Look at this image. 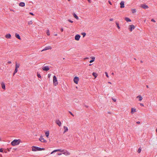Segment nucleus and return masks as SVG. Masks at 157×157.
Wrapping results in <instances>:
<instances>
[{"mask_svg": "<svg viewBox=\"0 0 157 157\" xmlns=\"http://www.w3.org/2000/svg\"><path fill=\"white\" fill-rule=\"evenodd\" d=\"M132 13H134L136 12V9H133L132 11Z\"/></svg>", "mask_w": 157, "mask_h": 157, "instance_id": "nucleus-35", "label": "nucleus"}, {"mask_svg": "<svg viewBox=\"0 0 157 157\" xmlns=\"http://www.w3.org/2000/svg\"><path fill=\"white\" fill-rule=\"evenodd\" d=\"M111 74L112 75H114V74L113 72Z\"/></svg>", "mask_w": 157, "mask_h": 157, "instance_id": "nucleus-54", "label": "nucleus"}, {"mask_svg": "<svg viewBox=\"0 0 157 157\" xmlns=\"http://www.w3.org/2000/svg\"><path fill=\"white\" fill-rule=\"evenodd\" d=\"M42 69L44 71H47L49 69L48 66H44L42 68Z\"/></svg>", "mask_w": 157, "mask_h": 157, "instance_id": "nucleus-9", "label": "nucleus"}, {"mask_svg": "<svg viewBox=\"0 0 157 157\" xmlns=\"http://www.w3.org/2000/svg\"><path fill=\"white\" fill-rule=\"evenodd\" d=\"M80 37V36L79 34L76 35L75 37V39L76 40H78Z\"/></svg>", "mask_w": 157, "mask_h": 157, "instance_id": "nucleus-11", "label": "nucleus"}, {"mask_svg": "<svg viewBox=\"0 0 157 157\" xmlns=\"http://www.w3.org/2000/svg\"><path fill=\"white\" fill-rule=\"evenodd\" d=\"M60 151V152H63V150H61V149H56V150H54L53 151H52L51 153V154H53V153L55 152H56V151Z\"/></svg>", "mask_w": 157, "mask_h": 157, "instance_id": "nucleus-7", "label": "nucleus"}, {"mask_svg": "<svg viewBox=\"0 0 157 157\" xmlns=\"http://www.w3.org/2000/svg\"><path fill=\"white\" fill-rule=\"evenodd\" d=\"M16 65H15V68H18L20 66V64L19 63H18L17 62H16Z\"/></svg>", "mask_w": 157, "mask_h": 157, "instance_id": "nucleus-19", "label": "nucleus"}, {"mask_svg": "<svg viewBox=\"0 0 157 157\" xmlns=\"http://www.w3.org/2000/svg\"><path fill=\"white\" fill-rule=\"evenodd\" d=\"M88 58H85V59H88Z\"/></svg>", "mask_w": 157, "mask_h": 157, "instance_id": "nucleus-59", "label": "nucleus"}, {"mask_svg": "<svg viewBox=\"0 0 157 157\" xmlns=\"http://www.w3.org/2000/svg\"><path fill=\"white\" fill-rule=\"evenodd\" d=\"M151 21H152V22H155V20L153 19H151Z\"/></svg>", "mask_w": 157, "mask_h": 157, "instance_id": "nucleus-39", "label": "nucleus"}, {"mask_svg": "<svg viewBox=\"0 0 157 157\" xmlns=\"http://www.w3.org/2000/svg\"><path fill=\"white\" fill-rule=\"evenodd\" d=\"M61 32H63V28H62L61 29Z\"/></svg>", "mask_w": 157, "mask_h": 157, "instance_id": "nucleus-46", "label": "nucleus"}, {"mask_svg": "<svg viewBox=\"0 0 157 157\" xmlns=\"http://www.w3.org/2000/svg\"><path fill=\"white\" fill-rule=\"evenodd\" d=\"M116 24L118 29H120V27L119 24L117 22H116Z\"/></svg>", "mask_w": 157, "mask_h": 157, "instance_id": "nucleus-29", "label": "nucleus"}, {"mask_svg": "<svg viewBox=\"0 0 157 157\" xmlns=\"http://www.w3.org/2000/svg\"><path fill=\"white\" fill-rule=\"evenodd\" d=\"M57 34H55V36H57Z\"/></svg>", "mask_w": 157, "mask_h": 157, "instance_id": "nucleus-63", "label": "nucleus"}, {"mask_svg": "<svg viewBox=\"0 0 157 157\" xmlns=\"http://www.w3.org/2000/svg\"><path fill=\"white\" fill-rule=\"evenodd\" d=\"M8 64H10L11 63V61H9L8 62Z\"/></svg>", "mask_w": 157, "mask_h": 157, "instance_id": "nucleus-44", "label": "nucleus"}, {"mask_svg": "<svg viewBox=\"0 0 157 157\" xmlns=\"http://www.w3.org/2000/svg\"><path fill=\"white\" fill-rule=\"evenodd\" d=\"M112 99L114 102H115L116 101V100L114 98H112Z\"/></svg>", "mask_w": 157, "mask_h": 157, "instance_id": "nucleus-41", "label": "nucleus"}, {"mask_svg": "<svg viewBox=\"0 0 157 157\" xmlns=\"http://www.w3.org/2000/svg\"><path fill=\"white\" fill-rule=\"evenodd\" d=\"M5 153H6V152H7V151H5Z\"/></svg>", "mask_w": 157, "mask_h": 157, "instance_id": "nucleus-62", "label": "nucleus"}, {"mask_svg": "<svg viewBox=\"0 0 157 157\" xmlns=\"http://www.w3.org/2000/svg\"><path fill=\"white\" fill-rule=\"evenodd\" d=\"M46 33L48 36H49L50 35L49 31V30H48Z\"/></svg>", "mask_w": 157, "mask_h": 157, "instance_id": "nucleus-33", "label": "nucleus"}, {"mask_svg": "<svg viewBox=\"0 0 157 157\" xmlns=\"http://www.w3.org/2000/svg\"><path fill=\"white\" fill-rule=\"evenodd\" d=\"M105 75H106V76L108 78L109 77V76H108V73L107 72H105Z\"/></svg>", "mask_w": 157, "mask_h": 157, "instance_id": "nucleus-36", "label": "nucleus"}, {"mask_svg": "<svg viewBox=\"0 0 157 157\" xmlns=\"http://www.w3.org/2000/svg\"><path fill=\"white\" fill-rule=\"evenodd\" d=\"M140 62L141 63H143V61H142V60H141L140 61Z\"/></svg>", "mask_w": 157, "mask_h": 157, "instance_id": "nucleus-56", "label": "nucleus"}, {"mask_svg": "<svg viewBox=\"0 0 157 157\" xmlns=\"http://www.w3.org/2000/svg\"><path fill=\"white\" fill-rule=\"evenodd\" d=\"M21 142V140L20 139L14 140L11 142V144L12 145L14 146L19 144Z\"/></svg>", "mask_w": 157, "mask_h": 157, "instance_id": "nucleus-2", "label": "nucleus"}, {"mask_svg": "<svg viewBox=\"0 0 157 157\" xmlns=\"http://www.w3.org/2000/svg\"><path fill=\"white\" fill-rule=\"evenodd\" d=\"M141 148L140 147L138 149L137 152L139 153H140L141 152Z\"/></svg>", "mask_w": 157, "mask_h": 157, "instance_id": "nucleus-30", "label": "nucleus"}, {"mask_svg": "<svg viewBox=\"0 0 157 157\" xmlns=\"http://www.w3.org/2000/svg\"><path fill=\"white\" fill-rule=\"evenodd\" d=\"M141 7L142 8L145 9H148V6L147 5L145 4H141Z\"/></svg>", "mask_w": 157, "mask_h": 157, "instance_id": "nucleus-8", "label": "nucleus"}, {"mask_svg": "<svg viewBox=\"0 0 157 157\" xmlns=\"http://www.w3.org/2000/svg\"><path fill=\"white\" fill-rule=\"evenodd\" d=\"M63 154H64V155H69L70 154V153L69 152H68L66 150L65 151L63 150V152H62Z\"/></svg>", "mask_w": 157, "mask_h": 157, "instance_id": "nucleus-14", "label": "nucleus"}, {"mask_svg": "<svg viewBox=\"0 0 157 157\" xmlns=\"http://www.w3.org/2000/svg\"><path fill=\"white\" fill-rule=\"evenodd\" d=\"M44 148H41L36 146H33L32 147V150L33 151L44 150Z\"/></svg>", "mask_w": 157, "mask_h": 157, "instance_id": "nucleus-1", "label": "nucleus"}, {"mask_svg": "<svg viewBox=\"0 0 157 157\" xmlns=\"http://www.w3.org/2000/svg\"><path fill=\"white\" fill-rule=\"evenodd\" d=\"M49 131H47L45 132V134L46 136L47 137H48V136L49 135Z\"/></svg>", "mask_w": 157, "mask_h": 157, "instance_id": "nucleus-24", "label": "nucleus"}, {"mask_svg": "<svg viewBox=\"0 0 157 157\" xmlns=\"http://www.w3.org/2000/svg\"><path fill=\"white\" fill-rule=\"evenodd\" d=\"M56 123L59 126H60L61 124V123L59 120H57L56 121Z\"/></svg>", "mask_w": 157, "mask_h": 157, "instance_id": "nucleus-12", "label": "nucleus"}, {"mask_svg": "<svg viewBox=\"0 0 157 157\" xmlns=\"http://www.w3.org/2000/svg\"><path fill=\"white\" fill-rule=\"evenodd\" d=\"M156 132L157 133V128L156 129Z\"/></svg>", "mask_w": 157, "mask_h": 157, "instance_id": "nucleus-60", "label": "nucleus"}, {"mask_svg": "<svg viewBox=\"0 0 157 157\" xmlns=\"http://www.w3.org/2000/svg\"><path fill=\"white\" fill-rule=\"evenodd\" d=\"M89 3H90L91 2L90 0H87Z\"/></svg>", "mask_w": 157, "mask_h": 157, "instance_id": "nucleus-51", "label": "nucleus"}, {"mask_svg": "<svg viewBox=\"0 0 157 157\" xmlns=\"http://www.w3.org/2000/svg\"><path fill=\"white\" fill-rule=\"evenodd\" d=\"M1 85L2 86V88L3 89L5 90V84L3 82H2L1 84Z\"/></svg>", "mask_w": 157, "mask_h": 157, "instance_id": "nucleus-18", "label": "nucleus"}, {"mask_svg": "<svg viewBox=\"0 0 157 157\" xmlns=\"http://www.w3.org/2000/svg\"><path fill=\"white\" fill-rule=\"evenodd\" d=\"M82 34L83 35V37L85 36L86 35V33H82Z\"/></svg>", "mask_w": 157, "mask_h": 157, "instance_id": "nucleus-34", "label": "nucleus"}, {"mask_svg": "<svg viewBox=\"0 0 157 157\" xmlns=\"http://www.w3.org/2000/svg\"><path fill=\"white\" fill-rule=\"evenodd\" d=\"M109 20L110 21H112L113 20V18H110L109 19Z\"/></svg>", "mask_w": 157, "mask_h": 157, "instance_id": "nucleus-43", "label": "nucleus"}, {"mask_svg": "<svg viewBox=\"0 0 157 157\" xmlns=\"http://www.w3.org/2000/svg\"><path fill=\"white\" fill-rule=\"evenodd\" d=\"M39 140L41 142L44 143H45L47 142L46 140H44V138H43V136H40V138L39 139Z\"/></svg>", "mask_w": 157, "mask_h": 157, "instance_id": "nucleus-4", "label": "nucleus"}, {"mask_svg": "<svg viewBox=\"0 0 157 157\" xmlns=\"http://www.w3.org/2000/svg\"><path fill=\"white\" fill-rule=\"evenodd\" d=\"M61 155V153H58V154H57V155Z\"/></svg>", "mask_w": 157, "mask_h": 157, "instance_id": "nucleus-49", "label": "nucleus"}, {"mask_svg": "<svg viewBox=\"0 0 157 157\" xmlns=\"http://www.w3.org/2000/svg\"><path fill=\"white\" fill-rule=\"evenodd\" d=\"M134 59L135 60H136V58H134Z\"/></svg>", "mask_w": 157, "mask_h": 157, "instance_id": "nucleus-64", "label": "nucleus"}, {"mask_svg": "<svg viewBox=\"0 0 157 157\" xmlns=\"http://www.w3.org/2000/svg\"><path fill=\"white\" fill-rule=\"evenodd\" d=\"M108 83H109V84H111V82H109Z\"/></svg>", "mask_w": 157, "mask_h": 157, "instance_id": "nucleus-58", "label": "nucleus"}, {"mask_svg": "<svg viewBox=\"0 0 157 157\" xmlns=\"http://www.w3.org/2000/svg\"><path fill=\"white\" fill-rule=\"evenodd\" d=\"M63 128L64 129V131L63 132V133H64L65 132H67L68 130V129L67 127L64 126L63 127Z\"/></svg>", "mask_w": 157, "mask_h": 157, "instance_id": "nucleus-17", "label": "nucleus"}, {"mask_svg": "<svg viewBox=\"0 0 157 157\" xmlns=\"http://www.w3.org/2000/svg\"><path fill=\"white\" fill-rule=\"evenodd\" d=\"M53 82L55 86H56L58 84L57 78L55 75L53 77Z\"/></svg>", "mask_w": 157, "mask_h": 157, "instance_id": "nucleus-3", "label": "nucleus"}, {"mask_svg": "<svg viewBox=\"0 0 157 157\" xmlns=\"http://www.w3.org/2000/svg\"><path fill=\"white\" fill-rule=\"evenodd\" d=\"M17 68H15V70L14 71V72L13 73V75H14L17 72L18 70Z\"/></svg>", "mask_w": 157, "mask_h": 157, "instance_id": "nucleus-26", "label": "nucleus"}, {"mask_svg": "<svg viewBox=\"0 0 157 157\" xmlns=\"http://www.w3.org/2000/svg\"><path fill=\"white\" fill-rule=\"evenodd\" d=\"M8 151H10V149H8Z\"/></svg>", "mask_w": 157, "mask_h": 157, "instance_id": "nucleus-57", "label": "nucleus"}, {"mask_svg": "<svg viewBox=\"0 0 157 157\" xmlns=\"http://www.w3.org/2000/svg\"><path fill=\"white\" fill-rule=\"evenodd\" d=\"M73 15L74 17L75 18H76V19L78 20V16L75 13H74L73 14Z\"/></svg>", "mask_w": 157, "mask_h": 157, "instance_id": "nucleus-22", "label": "nucleus"}, {"mask_svg": "<svg viewBox=\"0 0 157 157\" xmlns=\"http://www.w3.org/2000/svg\"><path fill=\"white\" fill-rule=\"evenodd\" d=\"M136 112V109L135 108H132L131 109V113L132 114H133L134 113Z\"/></svg>", "mask_w": 157, "mask_h": 157, "instance_id": "nucleus-15", "label": "nucleus"}, {"mask_svg": "<svg viewBox=\"0 0 157 157\" xmlns=\"http://www.w3.org/2000/svg\"><path fill=\"white\" fill-rule=\"evenodd\" d=\"M140 104L142 106H144V104L142 103H140Z\"/></svg>", "mask_w": 157, "mask_h": 157, "instance_id": "nucleus-48", "label": "nucleus"}, {"mask_svg": "<svg viewBox=\"0 0 157 157\" xmlns=\"http://www.w3.org/2000/svg\"><path fill=\"white\" fill-rule=\"evenodd\" d=\"M69 113L72 116H74V115L73 114V113L69 111Z\"/></svg>", "mask_w": 157, "mask_h": 157, "instance_id": "nucleus-40", "label": "nucleus"}, {"mask_svg": "<svg viewBox=\"0 0 157 157\" xmlns=\"http://www.w3.org/2000/svg\"><path fill=\"white\" fill-rule=\"evenodd\" d=\"M95 60V58L94 57H92V60H90V63H92V62H93Z\"/></svg>", "mask_w": 157, "mask_h": 157, "instance_id": "nucleus-28", "label": "nucleus"}, {"mask_svg": "<svg viewBox=\"0 0 157 157\" xmlns=\"http://www.w3.org/2000/svg\"><path fill=\"white\" fill-rule=\"evenodd\" d=\"M140 122L139 121H138L136 122V123L138 124H140Z\"/></svg>", "mask_w": 157, "mask_h": 157, "instance_id": "nucleus-50", "label": "nucleus"}, {"mask_svg": "<svg viewBox=\"0 0 157 157\" xmlns=\"http://www.w3.org/2000/svg\"><path fill=\"white\" fill-rule=\"evenodd\" d=\"M3 151V149L2 148H0V152H2Z\"/></svg>", "mask_w": 157, "mask_h": 157, "instance_id": "nucleus-38", "label": "nucleus"}, {"mask_svg": "<svg viewBox=\"0 0 157 157\" xmlns=\"http://www.w3.org/2000/svg\"><path fill=\"white\" fill-rule=\"evenodd\" d=\"M146 87L147 88H149L148 86V85H146Z\"/></svg>", "mask_w": 157, "mask_h": 157, "instance_id": "nucleus-53", "label": "nucleus"}, {"mask_svg": "<svg viewBox=\"0 0 157 157\" xmlns=\"http://www.w3.org/2000/svg\"><path fill=\"white\" fill-rule=\"evenodd\" d=\"M52 47L50 46L46 47L43 50V51L46 50L48 49H51Z\"/></svg>", "mask_w": 157, "mask_h": 157, "instance_id": "nucleus-13", "label": "nucleus"}, {"mask_svg": "<svg viewBox=\"0 0 157 157\" xmlns=\"http://www.w3.org/2000/svg\"><path fill=\"white\" fill-rule=\"evenodd\" d=\"M85 106L87 108L88 107V106H87V105H85Z\"/></svg>", "mask_w": 157, "mask_h": 157, "instance_id": "nucleus-52", "label": "nucleus"}, {"mask_svg": "<svg viewBox=\"0 0 157 157\" xmlns=\"http://www.w3.org/2000/svg\"><path fill=\"white\" fill-rule=\"evenodd\" d=\"M50 76H51V75H50V74H48V78H50Z\"/></svg>", "mask_w": 157, "mask_h": 157, "instance_id": "nucleus-47", "label": "nucleus"}, {"mask_svg": "<svg viewBox=\"0 0 157 157\" xmlns=\"http://www.w3.org/2000/svg\"><path fill=\"white\" fill-rule=\"evenodd\" d=\"M137 98H139V101H141L142 99V97L140 95L137 96Z\"/></svg>", "mask_w": 157, "mask_h": 157, "instance_id": "nucleus-25", "label": "nucleus"}, {"mask_svg": "<svg viewBox=\"0 0 157 157\" xmlns=\"http://www.w3.org/2000/svg\"><path fill=\"white\" fill-rule=\"evenodd\" d=\"M125 20L127 22H131V20L129 19V18L127 17H125Z\"/></svg>", "mask_w": 157, "mask_h": 157, "instance_id": "nucleus-21", "label": "nucleus"}, {"mask_svg": "<svg viewBox=\"0 0 157 157\" xmlns=\"http://www.w3.org/2000/svg\"><path fill=\"white\" fill-rule=\"evenodd\" d=\"M91 65V64H90L89 65V66H90V65Z\"/></svg>", "mask_w": 157, "mask_h": 157, "instance_id": "nucleus-61", "label": "nucleus"}, {"mask_svg": "<svg viewBox=\"0 0 157 157\" xmlns=\"http://www.w3.org/2000/svg\"><path fill=\"white\" fill-rule=\"evenodd\" d=\"M108 113H109V114H111L110 112H108Z\"/></svg>", "mask_w": 157, "mask_h": 157, "instance_id": "nucleus-55", "label": "nucleus"}, {"mask_svg": "<svg viewBox=\"0 0 157 157\" xmlns=\"http://www.w3.org/2000/svg\"><path fill=\"white\" fill-rule=\"evenodd\" d=\"M108 2H109V3L110 4V5H112V3H111V2L110 1H108Z\"/></svg>", "mask_w": 157, "mask_h": 157, "instance_id": "nucleus-45", "label": "nucleus"}, {"mask_svg": "<svg viewBox=\"0 0 157 157\" xmlns=\"http://www.w3.org/2000/svg\"><path fill=\"white\" fill-rule=\"evenodd\" d=\"M32 21H28V25H30V24H32Z\"/></svg>", "mask_w": 157, "mask_h": 157, "instance_id": "nucleus-31", "label": "nucleus"}, {"mask_svg": "<svg viewBox=\"0 0 157 157\" xmlns=\"http://www.w3.org/2000/svg\"><path fill=\"white\" fill-rule=\"evenodd\" d=\"M19 6H25V3L23 2H21L19 3Z\"/></svg>", "mask_w": 157, "mask_h": 157, "instance_id": "nucleus-23", "label": "nucleus"}, {"mask_svg": "<svg viewBox=\"0 0 157 157\" xmlns=\"http://www.w3.org/2000/svg\"><path fill=\"white\" fill-rule=\"evenodd\" d=\"M68 21H69V22H71V23H72L73 22V21H72L71 20H70V19L68 20Z\"/></svg>", "mask_w": 157, "mask_h": 157, "instance_id": "nucleus-37", "label": "nucleus"}, {"mask_svg": "<svg viewBox=\"0 0 157 157\" xmlns=\"http://www.w3.org/2000/svg\"><path fill=\"white\" fill-rule=\"evenodd\" d=\"M29 14H30L31 15H33V16H34V14L33 13L30 12V13H29Z\"/></svg>", "mask_w": 157, "mask_h": 157, "instance_id": "nucleus-42", "label": "nucleus"}, {"mask_svg": "<svg viewBox=\"0 0 157 157\" xmlns=\"http://www.w3.org/2000/svg\"><path fill=\"white\" fill-rule=\"evenodd\" d=\"M37 75L38 77L39 78H41V76L40 74L37 73Z\"/></svg>", "mask_w": 157, "mask_h": 157, "instance_id": "nucleus-32", "label": "nucleus"}, {"mask_svg": "<svg viewBox=\"0 0 157 157\" xmlns=\"http://www.w3.org/2000/svg\"><path fill=\"white\" fill-rule=\"evenodd\" d=\"M135 28V26L134 25H129V29L130 31H132L133 29H134Z\"/></svg>", "mask_w": 157, "mask_h": 157, "instance_id": "nucleus-6", "label": "nucleus"}, {"mask_svg": "<svg viewBox=\"0 0 157 157\" xmlns=\"http://www.w3.org/2000/svg\"><path fill=\"white\" fill-rule=\"evenodd\" d=\"M15 36L17 38L19 39H21V38L19 35L17 34V33H15Z\"/></svg>", "mask_w": 157, "mask_h": 157, "instance_id": "nucleus-20", "label": "nucleus"}, {"mask_svg": "<svg viewBox=\"0 0 157 157\" xmlns=\"http://www.w3.org/2000/svg\"><path fill=\"white\" fill-rule=\"evenodd\" d=\"M5 37L7 39H10L11 37V35L10 33H9L6 35L5 36Z\"/></svg>", "mask_w": 157, "mask_h": 157, "instance_id": "nucleus-16", "label": "nucleus"}, {"mask_svg": "<svg viewBox=\"0 0 157 157\" xmlns=\"http://www.w3.org/2000/svg\"><path fill=\"white\" fill-rule=\"evenodd\" d=\"M79 80V78L77 77H75L74 78V81L75 84H78V81Z\"/></svg>", "mask_w": 157, "mask_h": 157, "instance_id": "nucleus-5", "label": "nucleus"}, {"mask_svg": "<svg viewBox=\"0 0 157 157\" xmlns=\"http://www.w3.org/2000/svg\"><path fill=\"white\" fill-rule=\"evenodd\" d=\"M92 75L94 76L95 77V78H96L97 76V74L95 72H93L92 73Z\"/></svg>", "mask_w": 157, "mask_h": 157, "instance_id": "nucleus-27", "label": "nucleus"}, {"mask_svg": "<svg viewBox=\"0 0 157 157\" xmlns=\"http://www.w3.org/2000/svg\"><path fill=\"white\" fill-rule=\"evenodd\" d=\"M124 1H122L120 3V8H122L124 7Z\"/></svg>", "mask_w": 157, "mask_h": 157, "instance_id": "nucleus-10", "label": "nucleus"}]
</instances>
